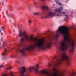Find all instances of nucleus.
Wrapping results in <instances>:
<instances>
[{"instance_id":"7c9ffc66","label":"nucleus","mask_w":76,"mask_h":76,"mask_svg":"<svg viewBox=\"0 0 76 76\" xmlns=\"http://www.w3.org/2000/svg\"><path fill=\"white\" fill-rule=\"evenodd\" d=\"M0 31H1V29H0Z\"/></svg>"},{"instance_id":"9b49d317","label":"nucleus","mask_w":76,"mask_h":76,"mask_svg":"<svg viewBox=\"0 0 76 76\" xmlns=\"http://www.w3.org/2000/svg\"><path fill=\"white\" fill-rule=\"evenodd\" d=\"M12 69V67H9L7 69V70H10Z\"/></svg>"},{"instance_id":"39448f33","label":"nucleus","mask_w":76,"mask_h":76,"mask_svg":"<svg viewBox=\"0 0 76 76\" xmlns=\"http://www.w3.org/2000/svg\"><path fill=\"white\" fill-rule=\"evenodd\" d=\"M42 10L44 11H46L49 10V8L46 6H43L42 7Z\"/></svg>"},{"instance_id":"412c9836","label":"nucleus","mask_w":76,"mask_h":76,"mask_svg":"<svg viewBox=\"0 0 76 76\" xmlns=\"http://www.w3.org/2000/svg\"><path fill=\"white\" fill-rule=\"evenodd\" d=\"M36 8H38V6H36Z\"/></svg>"},{"instance_id":"1a4fd4ad","label":"nucleus","mask_w":76,"mask_h":76,"mask_svg":"<svg viewBox=\"0 0 76 76\" xmlns=\"http://www.w3.org/2000/svg\"><path fill=\"white\" fill-rule=\"evenodd\" d=\"M65 17L66 19H68V18H69V15H65Z\"/></svg>"},{"instance_id":"7ed1b4c3","label":"nucleus","mask_w":76,"mask_h":76,"mask_svg":"<svg viewBox=\"0 0 76 76\" xmlns=\"http://www.w3.org/2000/svg\"><path fill=\"white\" fill-rule=\"evenodd\" d=\"M25 67H23L20 68V72L21 74V76H25L23 74L25 72Z\"/></svg>"},{"instance_id":"4be33fe9","label":"nucleus","mask_w":76,"mask_h":76,"mask_svg":"<svg viewBox=\"0 0 76 76\" xmlns=\"http://www.w3.org/2000/svg\"><path fill=\"white\" fill-rule=\"evenodd\" d=\"M41 18H42V19H43V18H44V17H42Z\"/></svg>"},{"instance_id":"423d86ee","label":"nucleus","mask_w":76,"mask_h":76,"mask_svg":"<svg viewBox=\"0 0 76 76\" xmlns=\"http://www.w3.org/2000/svg\"><path fill=\"white\" fill-rule=\"evenodd\" d=\"M7 52V50L6 49H5L4 51V52L2 53V56H6V54L5 53H6Z\"/></svg>"},{"instance_id":"bb28decb","label":"nucleus","mask_w":76,"mask_h":76,"mask_svg":"<svg viewBox=\"0 0 76 76\" xmlns=\"http://www.w3.org/2000/svg\"><path fill=\"white\" fill-rule=\"evenodd\" d=\"M42 1H45V0H41Z\"/></svg>"},{"instance_id":"f8f14e48","label":"nucleus","mask_w":76,"mask_h":76,"mask_svg":"<svg viewBox=\"0 0 76 76\" xmlns=\"http://www.w3.org/2000/svg\"><path fill=\"white\" fill-rule=\"evenodd\" d=\"M57 16H62V15H60V14H57Z\"/></svg>"},{"instance_id":"5701e85b","label":"nucleus","mask_w":76,"mask_h":76,"mask_svg":"<svg viewBox=\"0 0 76 76\" xmlns=\"http://www.w3.org/2000/svg\"><path fill=\"white\" fill-rule=\"evenodd\" d=\"M11 76H13V75H12V74H11Z\"/></svg>"},{"instance_id":"cd10ccee","label":"nucleus","mask_w":76,"mask_h":76,"mask_svg":"<svg viewBox=\"0 0 76 76\" xmlns=\"http://www.w3.org/2000/svg\"><path fill=\"white\" fill-rule=\"evenodd\" d=\"M1 35H3V34L2 33H1Z\"/></svg>"},{"instance_id":"a878e982","label":"nucleus","mask_w":76,"mask_h":76,"mask_svg":"<svg viewBox=\"0 0 76 76\" xmlns=\"http://www.w3.org/2000/svg\"><path fill=\"white\" fill-rule=\"evenodd\" d=\"M37 2H35V3L34 4H37Z\"/></svg>"},{"instance_id":"b1692460","label":"nucleus","mask_w":76,"mask_h":76,"mask_svg":"<svg viewBox=\"0 0 76 76\" xmlns=\"http://www.w3.org/2000/svg\"><path fill=\"white\" fill-rule=\"evenodd\" d=\"M2 76H6V75H3Z\"/></svg>"},{"instance_id":"9d476101","label":"nucleus","mask_w":76,"mask_h":76,"mask_svg":"<svg viewBox=\"0 0 76 76\" xmlns=\"http://www.w3.org/2000/svg\"><path fill=\"white\" fill-rule=\"evenodd\" d=\"M28 22L29 23H32V20H28Z\"/></svg>"},{"instance_id":"f257e3e1","label":"nucleus","mask_w":76,"mask_h":76,"mask_svg":"<svg viewBox=\"0 0 76 76\" xmlns=\"http://www.w3.org/2000/svg\"><path fill=\"white\" fill-rule=\"evenodd\" d=\"M38 64L36 65V66H33L31 68H28L27 69V70H29L30 72H31L32 70H34L36 73H38Z\"/></svg>"},{"instance_id":"72a5a7b5","label":"nucleus","mask_w":76,"mask_h":76,"mask_svg":"<svg viewBox=\"0 0 76 76\" xmlns=\"http://www.w3.org/2000/svg\"><path fill=\"white\" fill-rule=\"evenodd\" d=\"M75 56H76V55Z\"/></svg>"},{"instance_id":"2f4dec72","label":"nucleus","mask_w":76,"mask_h":76,"mask_svg":"<svg viewBox=\"0 0 76 76\" xmlns=\"http://www.w3.org/2000/svg\"><path fill=\"white\" fill-rule=\"evenodd\" d=\"M1 32V30H0V33Z\"/></svg>"},{"instance_id":"ddd939ff","label":"nucleus","mask_w":76,"mask_h":76,"mask_svg":"<svg viewBox=\"0 0 76 76\" xmlns=\"http://www.w3.org/2000/svg\"><path fill=\"white\" fill-rule=\"evenodd\" d=\"M48 66H50V67H51V64H50V63H49L48 64Z\"/></svg>"},{"instance_id":"20e7f679","label":"nucleus","mask_w":76,"mask_h":76,"mask_svg":"<svg viewBox=\"0 0 76 76\" xmlns=\"http://www.w3.org/2000/svg\"><path fill=\"white\" fill-rule=\"evenodd\" d=\"M55 10H56V12L57 13H61V11H62L63 10V7H61L59 8V9L58 10L56 9Z\"/></svg>"},{"instance_id":"2eb2a0df","label":"nucleus","mask_w":76,"mask_h":76,"mask_svg":"<svg viewBox=\"0 0 76 76\" xmlns=\"http://www.w3.org/2000/svg\"><path fill=\"white\" fill-rule=\"evenodd\" d=\"M1 28H2L3 31H4V30L5 29L4 28V27H1Z\"/></svg>"},{"instance_id":"4468645a","label":"nucleus","mask_w":76,"mask_h":76,"mask_svg":"<svg viewBox=\"0 0 76 76\" xmlns=\"http://www.w3.org/2000/svg\"><path fill=\"white\" fill-rule=\"evenodd\" d=\"M3 65L0 66V68H3Z\"/></svg>"},{"instance_id":"c85d7f7f","label":"nucleus","mask_w":76,"mask_h":76,"mask_svg":"<svg viewBox=\"0 0 76 76\" xmlns=\"http://www.w3.org/2000/svg\"><path fill=\"white\" fill-rule=\"evenodd\" d=\"M69 0H66V1H69Z\"/></svg>"},{"instance_id":"6ab92c4d","label":"nucleus","mask_w":76,"mask_h":76,"mask_svg":"<svg viewBox=\"0 0 76 76\" xmlns=\"http://www.w3.org/2000/svg\"><path fill=\"white\" fill-rule=\"evenodd\" d=\"M2 5H3V4H4V3H3V2H2Z\"/></svg>"},{"instance_id":"a211bd4d","label":"nucleus","mask_w":76,"mask_h":76,"mask_svg":"<svg viewBox=\"0 0 76 76\" xmlns=\"http://www.w3.org/2000/svg\"><path fill=\"white\" fill-rule=\"evenodd\" d=\"M11 15L8 14V15H7V16L8 17H9V16H10Z\"/></svg>"},{"instance_id":"0eeeda50","label":"nucleus","mask_w":76,"mask_h":76,"mask_svg":"<svg viewBox=\"0 0 76 76\" xmlns=\"http://www.w3.org/2000/svg\"><path fill=\"white\" fill-rule=\"evenodd\" d=\"M56 3H57V4H58L59 5V6H61V5H62V4H61V3L58 2V1H56Z\"/></svg>"},{"instance_id":"f03ea898","label":"nucleus","mask_w":76,"mask_h":76,"mask_svg":"<svg viewBox=\"0 0 76 76\" xmlns=\"http://www.w3.org/2000/svg\"><path fill=\"white\" fill-rule=\"evenodd\" d=\"M57 13L56 10L54 12V13L53 12H49L48 14H46V15L45 17L48 18H49L50 17H54L55 16L54 14H57Z\"/></svg>"},{"instance_id":"f3484780","label":"nucleus","mask_w":76,"mask_h":76,"mask_svg":"<svg viewBox=\"0 0 76 76\" xmlns=\"http://www.w3.org/2000/svg\"><path fill=\"white\" fill-rule=\"evenodd\" d=\"M62 14H64V15L65 14V12H62Z\"/></svg>"},{"instance_id":"dca6fc26","label":"nucleus","mask_w":76,"mask_h":76,"mask_svg":"<svg viewBox=\"0 0 76 76\" xmlns=\"http://www.w3.org/2000/svg\"><path fill=\"white\" fill-rule=\"evenodd\" d=\"M57 58L56 57H54L53 58V59H55V58Z\"/></svg>"},{"instance_id":"393cba45","label":"nucleus","mask_w":76,"mask_h":76,"mask_svg":"<svg viewBox=\"0 0 76 76\" xmlns=\"http://www.w3.org/2000/svg\"><path fill=\"white\" fill-rule=\"evenodd\" d=\"M16 63H18V62H19L18 61H16Z\"/></svg>"},{"instance_id":"aec40b11","label":"nucleus","mask_w":76,"mask_h":76,"mask_svg":"<svg viewBox=\"0 0 76 76\" xmlns=\"http://www.w3.org/2000/svg\"><path fill=\"white\" fill-rule=\"evenodd\" d=\"M1 41H3V38H1Z\"/></svg>"},{"instance_id":"473e14b6","label":"nucleus","mask_w":76,"mask_h":76,"mask_svg":"<svg viewBox=\"0 0 76 76\" xmlns=\"http://www.w3.org/2000/svg\"><path fill=\"white\" fill-rule=\"evenodd\" d=\"M60 73H63V72H60Z\"/></svg>"},{"instance_id":"c756f323","label":"nucleus","mask_w":76,"mask_h":76,"mask_svg":"<svg viewBox=\"0 0 76 76\" xmlns=\"http://www.w3.org/2000/svg\"><path fill=\"white\" fill-rule=\"evenodd\" d=\"M0 48H1V47H0Z\"/></svg>"},{"instance_id":"6e6552de","label":"nucleus","mask_w":76,"mask_h":76,"mask_svg":"<svg viewBox=\"0 0 76 76\" xmlns=\"http://www.w3.org/2000/svg\"><path fill=\"white\" fill-rule=\"evenodd\" d=\"M33 15H34L37 16L38 15H39V13L38 12H34L33 13Z\"/></svg>"}]
</instances>
